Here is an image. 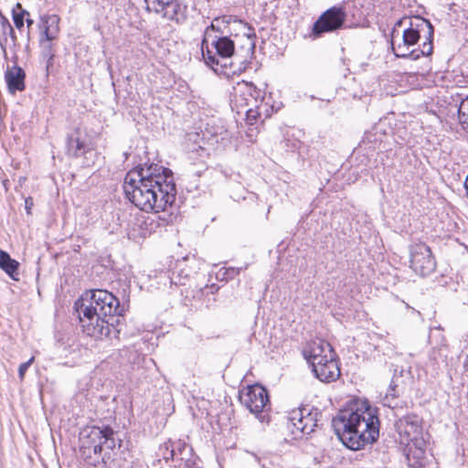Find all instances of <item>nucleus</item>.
Returning a JSON list of instances; mask_svg holds the SVG:
<instances>
[{
	"mask_svg": "<svg viewBox=\"0 0 468 468\" xmlns=\"http://www.w3.org/2000/svg\"><path fill=\"white\" fill-rule=\"evenodd\" d=\"M234 50L235 45L230 36L204 34L202 54L206 63L212 69L215 65H219V58L226 59L232 57Z\"/></svg>",
	"mask_w": 468,
	"mask_h": 468,
	"instance_id": "6",
	"label": "nucleus"
},
{
	"mask_svg": "<svg viewBox=\"0 0 468 468\" xmlns=\"http://www.w3.org/2000/svg\"><path fill=\"white\" fill-rule=\"evenodd\" d=\"M397 430L400 442L409 446H426L427 434L424 433L421 420L415 414H409L400 418L397 423Z\"/></svg>",
	"mask_w": 468,
	"mask_h": 468,
	"instance_id": "9",
	"label": "nucleus"
},
{
	"mask_svg": "<svg viewBox=\"0 0 468 468\" xmlns=\"http://www.w3.org/2000/svg\"><path fill=\"white\" fill-rule=\"evenodd\" d=\"M465 188H466V196L468 197V186L467 185L465 186Z\"/></svg>",
	"mask_w": 468,
	"mask_h": 468,
	"instance_id": "35",
	"label": "nucleus"
},
{
	"mask_svg": "<svg viewBox=\"0 0 468 468\" xmlns=\"http://www.w3.org/2000/svg\"><path fill=\"white\" fill-rule=\"evenodd\" d=\"M332 426L343 444L353 451L375 442L379 436L377 410L363 400H354L340 410Z\"/></svg>",
	"mask_w": 468,
	"mask_h": 468,
	"instance_id": "2",
	"label": "nucleus"
},
{
	"mask_svg": "<svg viewBox=\"0 0 468 468\" xmlns=\"http://www.w3.org/2000/svg\"><path fill=\"white\" fill-rule=\"evenodd\" d=\"M321 412L314 408L301 407L290 413L289 420L295 430L303 434H310L318 427Z\"/></svg>",
	"mask_w": 468,
	"mask_h": 468,
	"instance_id": "14",
	"label": "nucleus"
},
{
	"mask_svg": "<svg viewBox=\"0 0 468 468\" xmlns=\"http://www.w3.org/2000/svg\"><path fill=\"white\" fill-rule=\"evenodd\" d=\"M19 262L10 257V255L0 250V269H2L13 280H18Z\"/></svg>",
	"mask_w": 468,
	"mask_h": 468,
	"instance_id": "24",
	"label": "nucleus"
},
{
	"mask_svg": "<svg viewBox=\"0 0 468 468\" xmlns=\"http://www.w3.org/2000/svg\"><path fill=\"white\" fill-rule=\"evenodd\" d=\"M334 354L331 345L323 339L310 341L303 350L304 358L311 364L312 367L315 362L321 363L323 359Z\"/></svg>",
	"mask_w": 468,
	"mask_h": 468,
	"instance_id": "18",
	"label": "nucleus"
},
{
	"mask_svg": "<svg viewBox=\"0 0 468 468\" xmlns=\"http://www.w3.org/2000/svg\"><path fill=\"white\" fill-rule=\"evenodd\" d=\"M25 21H26L28 28L31 27L34 24V20L30 18V16H26Z\"/></svg>",
	"mask_w": 468,
	"mask_h": 468,
	"instance_id": "33",
	"label": "nucleus"
},
{
	"mask_svg": "<svg viewBox=\"0 0 468 468\" xmlns=\"http://www.w3.org/2000/svg\"><path fill=\"white\" fill-rule=\"evenodd\" d=\"M408 448L407 459L410 463V466L412 468H423L425 460V448L426 446L418 447L410 444L406 446Z\"/></svg>",
	"mask_w": 468,
	"mask_h": 468,
	"instance_id": "25",
	"label": "nucleus"
},
{
	"mask_svg": "<svg viewBox=\"0 0 468 468\" xmlns=\"http://www.w3.org/2000/svg\"><path fill=\"white\" fill-rule=\"evenodd\" d=\"M346 14L342 7L333 6L324 12L313 27V34L320 37L326 32H332L342 27Z\"/></svg>",
	"mask_w": 468,
	"mask_h": 468,
	"instance_id": "15",
	"label": "nucleus"
},
{
	"mask_svg": "<svg viewBox=\"0 0 468 468\" xmlns=\"http://www.w3.org/2000/svg\"><path fill=\"white\" fill-rule=\"evenodd\" d=\"M410 268L420 276L431 274L436 268V261L431 249L425 243L418 242L410 247Z\"/></svg>",
	"mask_w": 468,
	"mask_h": 468,
	"instance_id": "11",
	"label": "nucleus"
},
{
	"mask_svg": "<svg viewBox=\"0 0 468 468\" xmlns=\"http://www.w3.org/2000/svg\"><path fill=\"white\" fill-rule=\"evenodd\" d=\"M239 273V270L236 269H230L227 271V274L229 278H233L235 275Z\"/></svg>",
	"mask_w": 468,
	"mask_h": 468,
	"instance_id": "32",
	"label": "nucleus"
},
{
	"mask_svg": "<svg viewBox=\"0 0 468 468\" xmlns=\"http://www.w3.org/2000/svg\"><path fill=\"white\" fill-rule=\"evenodd\" d=\"M0 32L3 36L2 37H0V47L4 53L5 54V46L8 43V37H10L11 44L13 46H16V36L10 22L5 16L0 17Z\"/></svg>",
	"mask_w": 468,
	"mask_h": 468,
	"instance_id": "23",
	"label": "nucleus"
},
{
	"mask_svg": "<svg viewBox=\"0 0 468 468\" xmlns=\"http://www.w3.org/2000/svg\"><path fill=\"white\" fill-rule=\"evenodd\" d=\"M261 468H279L280 457L268 452H247Z\"/></svg>",
	"mask_w": 468,
	"mask_h": 468,
	"instance_id": "21",
	"label": "nucleus"
},
{
	"mask_svg": "<svg viewBox=\"0 0 468 468\" xmlns=\"http://www.w3.org/2000/svg\"><path fill=\"white\" fill-rule=\"evenodd\" d=\"M118 441H119L118 445H119V447H120V446H121L122 440H118Z\"/></svg>",
	"mask_w": 468,
	"mask_h": 468,
	"instance_id": "36",
	"label": "nucleus"
},
{
	"mask_svg": "<svg viewBox=\"0 0 468 468\" xmlns=\"http://www.w3.org/2000/svg\"><path fill=\"white\" fill-rule=\"evenodd\" d=\"M146 8L156 14H162L163 17L182 21L186 18V5L180 4L176 0H144Z\"/></svg>",
	"mask_w": 468,
	"mask_h": 468,
	"instance_id": "17",
	"label": "nucleus"
},
{
	"mask_svg": "<svg viewBox=\"0 0 468 468\" xmlns=\"http://www.w3.org/2000/svg\"><path fill=\"white\" fill-rule=\"evenodd\" d=\"M102 453L98 455L101 458V461L106 464L107 462L112 458L111 452L113 451L116 447L114 431L109 426H104V437L102 439Z\"/></svg>",
	"mask_w": 468,
	"mask_h": 468,
	"instance_id": "22",
	"label": "nucleus"
},
{
	"mask_svg": "<svg viewBox=\"0 0 468 468\" xmlns=\"http://www.w3.org/2000/svg\"><path fill=\"white\" fill-rule=\"evenodd\" d=\"M123 190L126 197L145 212H161L176 201V189L170 169L157 164H144L130 171Z\"/></svg>",
	"mask_w": 468,
	"mask_h": 468,
	"instance_id": "1",
	"label": "nucleus"
},
{
	"mask_svg": "<svg viewBox=\"0 0 468 468\" xmlns=\"http://www.w3.org/2000/svg\"><path fill=\"white\" fill-rule=\"evenodd\" d=\"M237 27H242L248 30L244 35L247 37L249 49L253 52L255 48V33L252 28L249 27L248 23L238 19L234 16L224 15L213 19L212 23L207 27L205 33H209L210 36H231L236 31Z\"/></svg>",
	"mask_w": 468,
	"mask_h": 468,
	"instance_id": "10",
	"label": "nucleus"
},
{
	"mask_svg": "<svg viewBox=\"0 0 468 468\" xmlns=\"http://www.w3.org/2000/svg\"><path fill=\"white\" fill-rule=\"evenodd\" d=\"M397 396H398V394H396V392H395V386H393L391 383L387 391L386 398L387 399H388L389 397L396 398Z\"/></svg>",
	"mask_w": 468,
	"mask_h": 468,
	"instance_id": "31",
	"label": "nucleus"
},
{
	"mask_svg": "<svg viewBox=\"0 0 468 468\" xmlns=\"http://www.w3.org/2000/svg\"><path fill=\"white\" fill-rule=\"evenodd\" d=\"M35 357L32 356L29 358L27 362L22 363L18 367V377L20 380L24 379L25 374L28 367L31 366V364L34 362Z\"/></svg>",
	"mask_w": 468,
	"mask_h": 468,
	"instance_id": "29",
	"label": "nucleus"
},
{
	"mask_svg": "<svg viewBox=\"0 0 468 468\" xmlns=\"http://www.w3.org/2000/svg\"><path fill=\"white\" fill-rule=\"evenodd\" d=\"M464 367H465L466 370L468 371V355H467V357H466V361L464 363Z\"/></svg>",
	"mask_w": 468,
	"mask_h": 468,
	"instance_id": "34",
	"label": "nucleus"
},
{
	"mask_svg": "<svg viewBox=\"0 0 468 468\" xmlns=\"http://www.w3.org/2000/svg\"><path fill=\"white\" fill-rule=\"evenodd\" d=\"M26 73L19 66L7 67L5 72V80L7 85L8 91L11 94H16L17 91H23L26 88L25 85Z\"/></svg>",
	"mask_w": 468,
	"mask_h": 468,
	"instance_id": "20",
	"label": "nucleus"
},
{
	"mask_svg": "<svg viewBox=\"0 0 468 468\" xmlns=\"http://www.w3.org/2000/svg\"><path fill=\"white\" fill-rule=\"evenodd\" d=\"M86 308L112 320L122 312L119 300L109 291L101 289L88 291L75 302V309Z\"/></svg>",
	"mask_w": 468,
	"mask_h": 468,
	"instance_id": "5",
	"label": "nucleus"
},
{
	"mask_svg": "<svg viewBox=\"0 0 468 468\" xmlns=\"http://www.w3.org/2000/svg\"><path fill=\"white\" fill-rule=\"evenodd\" d=\"M458 116L463 128L468 131V97L461 101L458 109Z\"/></svg>",
	"mask_w": 468,
	"mask_h": 468,
	"instance_id": "27",
	"label": "nucleus"
},
{
	"mask_svg": "<svg viewBox=\"0 0 468 468\" xmlns=\"http://www.w3.org/2000/svg\"><path fill=\"white\" fill-rule=\"evenodd\" d=\"M433 27L423 17L410 19V27L402 36L395 29L392 33L391 48L396 57L410 58L413 60L432 53Z\"/></svg>",
	"mask_w": 468,
	"mask_h": 468,
	"instance_id": "3",
	"label": "nucleus"
},
{
	"mask_svg": "<svg viewBox=\"0 0 468 468\" xmlns=\"http://www.w3.org/2000/svg\"><path fill=\"white\" fill-rule=\"evenodd\" d=\"M13 20L16 27L21 29L24 27L26 16H29L28 11L22 8L21 4L17 3L12 11Z\"/></svg>",
	"mask_w": 468,
	"mask_h": 468,
	"instance_id": "26",
	"label": "nucleus"
},
{
	"mask_svg": "<svg viewBox=\"0 0 468 468\" xmlns=\"http://www.w3.org/2000/svg\"><path fill=\"white\" fill-rule=\"evenodd\" d=\"M32 206H33V198L27 197L25 200V207H26L27 214H31Z\"/></svg>",
	"mask_w": 468,
	"mask_h": 468,
	"instance_id": "30",
	"label": "nucleus"
},
{
	"mask_svg": "<svg viewBox=\"0 0 468 468\" xmlns=\"http://www.w3.org/2000/svg\"><path fill=\"white\" fill-rule=\"evenodd\" d=\"M312 370L322 382L335 381L340 377V368L335 359V354L323 359L321 363L315 362Z\"/></svg>",
	"mask_w": 468,
	"mask_h": 468,
	"instance_id": "19",
	"label": "nucleus"
},
{
	"mask_svg": "<svg viewBox=\"0 0 468 468\" xmlns=\"http://www.w3.org/2000/svg\"><path fill=\"white\" fill-rule=\"evenodd\" d=\"M263 100L264 91L251 82L241 81L233 87L230 106L238 114H245L247 122L252 124L261 116Z\"/></svg>",
	"mask_w": 468,
	"mask_h": 468,
	"instance_id": "4",
	"label": "nucleus"
},
{
	"mask_svg": "<svg viewBox=\"0 0 468 468\" xmlns=\"http://www.w3.org/2000/svg\"><path fill=\"white\" fill-rule=\"evenodd\" d=\"M80 319L82 331L87 335L95 339H103L109 337L112 331L114 330L112 318L101 314H93L90 309H75Z\"/></svg>",
	"mask_w": 468,
	"mask_h": 468,
	"instance_id": "8",
	"label": "nucleus"
},
{
	"mask_svg": "<svg viewBox=\"0 0 468 468\" xmlns=\"http://www.w3.org/2000/svg\"><path fill=\"white\" fill-rule=\"evenodd\" d=\"M239 399L251 413L256 415L264 411L269 402L267 390L260 385L250 386L241 391Z\"/></svg>",
	"mask_w": 468,
	"mask_h": 468,
	"instance_id": "16",
	"label": "nucleus"
},
{
	"mask_svg": "<svg viewBox=\"0 0 468 468\" xmlns=\"http://www.w3.org/2000/svg\"><path fill=\"white\" fill-rule=\"evenodd\" d=\"M104 437V426L85 427L80 432V448L85 458H91L92 454H101L103 452L102 439Z\"/></svg>",
	"mask_w": 468,
	"mask_h": 468,
	"instance_id": "13",
	"label": "nucleus"
},
{
	"mask_svg": "<svg viewBox=\"0 0 468 468\" xmlns=\"http://www.w3.org/2000/svg\"><path fill=\"white\" fill-rule=\"evenodd\" d=\"M58 24L59 17L57 15H47L40 18V53L42 58L47 60L48 68L53 64L55 57L54 41L58 37Z\"/></svg>",
	"mask_w": 468,
	"mask_h": 468,
	"instance_id": "7",
	"label": "nucleus"
},
{
	"mask_svg": "<svg viewBox=\"0 0 468 468\" xmlns=\"http://www.w3.org/2000/svg\"><path fill=\"white\" fill-rule=\"evenodd\" d=\"M68 152L75 157L83 155L87 160L86 165H91L94 161L90 162L88 155L96 156L94 144L85 129L77 127L68 137Z\"/></svg>",
	"mask_w": 468,
	"mask_h": 468,
	"instance_id": "12",
	"label": "nucleus"
},
{
	"mask_svg": "<svg viewBox=\"0 0 468 468\" xmlns=\"http://www.w3.org/2000/svg\"><path fill=\"white\" fill-rule=\"evenodd\" d=\"M159 450L161 452L162 457L166 463L174 458V450L170 448L168 443H164L161 445Z\"/></svg>",
	"mask_w": 468,
	"mask_h": 468,
	"instance_id": "28",
	"label": "nucleus"
}]
</instances>
